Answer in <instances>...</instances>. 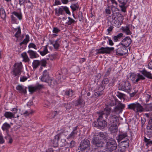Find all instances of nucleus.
I'll list each match as a JSON object with an SVG mask.
<instances>
[{"label": "nucleus", "instance_id": "nucleus-36", "mask_svg": "<svg viewBox=\"0 0 152 152\" xmlns=\"http://www.w3.org/2000/svg\"><path fill=\"white\" fill-rule=\"evenodd\" d=\"M17 90H18L20 92L26 94V90L25 88L24 89L22 86L18 85L16 87Z\"/></svg>", "mask_w": 152, "mask_h": 152}, {"label": "nucleus", "instance_id": "nucleus-32", "mask_svg": "<svg viewBox=\"0 0 152 152\" xmlns=\"http://www.w3.org/2000/svg\"><path fill=\"white\" fill-rule=\"evenodd\" d=\"M22 57L23 58V61L25 62H28L30 61L29 58L26 52H25L22 53L21 54Z\"/></svg>", "mask_w": 152, "mask_h": 152}, {"label": "nucleus", "instance_id": "nucleus-42", "mask_svg": "<svg viewBox=\"0 0 152 152\" xmlns=\"http://www.w3.org/2000/svg\"><path fill=\"white\" fill-rule=\"evenodd\" d=\"M117 96L121 99H124V100L125 99V95L119 92H117Z\"/></svg>", "mask_w": 152, "mask_h": 152}, {"label": "nucleus", "instance_id": "nucleus-50", "mask_svg": "<svg viewBox=\"0 0 152 152\" xmlns=\"http://www.w3.org/2000/svg\"><path fill=\"white\" fill-rule=\"evenodd\" d=\"M64 106L66 109H69L71 108V106L70 103H67L63 104Z\"/></svg>", "mask_w": 152, "mask_h": 152}, {"label": "nucleus", "instance_id": "nucleus-17", "mask_svg": "<svg viewBox=\"0 0 152 152\" xmlns=\"http://www.w3.org/2000/svg\"><path fill=\"white\" fill-rule=\"evenodd\" d=\"M43 87V85L38 84L35 86H30L28 87V88L29 91L31 93H32L37 90H40L42 89Z\"/></svg>", "mask_w": 152, "mask_h": 152}, {"label": "nucleus", "instance_id": "nucleus-30", "mask_svg": "<svg viewBox=\"0 0 152 152\" xmlns=\"http://www.w3.org/2000/svg\"><path fill=\"white\" fill-rule=\"evenodd\" d=\"M0 16L1 18L4 20H5L6 14L5 10L3 8H1L0 10Z\"/></svg>", "mask_w": 152, "mask_h": 152}, {"label": "nucleus", "instance_id": "nucleus-52", "mask_svg": "<svg viewBox=\"0 0 152 152\" xmlns=\"http://www.w3.org/2000/svg\"><path fill=\"white\" fill-rule=\"evenodd\" d=\"M60 31V29H58L57 27H55L53 28V32L56 34H57Z\"/></svg>", "mask_w": 152, "mask_h": 152}, {"label": "nucleus", "instance_id": "nucleus-38", "mask_svg": "<svg viewBox=\"0 0 152 152\" xmlns=\"http://www.w3.org/2000/svg\"><path fill=\"white\" fill-rule=\"evenodd\" d=\"M143 108L144 110H145L146 111H152V105L151 104H148L145 105Z\"/></svg>", "mask_w": 152, "mask_h": 152}, {"label": "nucleus", "instance_id": "nucleus-35", "mask_svg": "<svg viewBox=\"0 0 152 152\" xmlns=\"http://www.w3.org/2000/svg\"><path fill=\"white\" fill-rule=\"evenodd\" d=\"M11 126L10 124L6 122L4 123L2 126V129L3 131H8L10 128Z\"/></svg>", "mask_w": 152, "mask_h": 152}, {"label": "nucleus", "instance_id": "nucleus-34", "mask_svg": "<svg viewBox=\"0 0 152 152\" xmlns=\"http://www.w3.org/2000/svg\"><path fill=\"white\" fill-rule=\"evenodd\" d=\"M122 30L127 35H130L132 34V32L129 30V28L128 26L123 27L122 28Z\"/></svg>", "mask_w": 152, "mask_h": 152}, {"label": "nucleus", "instance_id": "nucleus-12", "mask_svg": "<svg viewBox=\"0 0 152 152\" xmlns=\"http://www.w3.org/2000/svg\"><path fill=\"white\" fill-rule=\"evenodd\" d=\"M130 78L132 81L135 83L139 81L143 80L145 79V77L140 74H132L130 76Z\"/></svg>", "mask_w": 152, "mask_h": 152}, {"label": "nucleus", "instance_id": "nucleus-7", "mask_svg": "<svg viewBox=\"0 0 152 152\" xmlns=\"http://www.w3.org/2000/svg\"><path fill=\"white\" fill-rule=\"evenodd\" d=\"M90 146V143L89 140L88 139H84L80 142L78 147V150L81 151H84L85 150L89 149Z\"/></svg>", "mask_w": 152, "mask_h": 152}, {"label": "nucleus", "instance_id": "nucleus-2", "mask_svg": "<svg viewBox=\"0 0 152 152\" xmlns=\"http://www.w3.org/2000/svg\"><path fill=\"white\" fill-rule=\"evenodd\" d=\"M111 107L109 105H106L103 110L97 112L98 118L102 119H107V117L110 113Z\"/></svg>", "mask_w": 152, "mask_h": 152}, {"label": "nucleus", "instance_id": "nucleus-62", "mask_svg": "<svg viewBox=\"0 0 152 152\" xmlns=\"http://www.w3.org/2000/svg\"><path fill=\"white\" fill-rule=\"evenodd\" d=\"M75 144V142L74 141L72 140L71 142L70 143L69 146L71 148H72V147H73L74 146Z\"/></svg>", "mask_w": 152, "mask_h": 152}, {"label": "nucleus", "instance_id": "nucleus-46", "mask_svg": "<svg viewBox=\"0 0 152 152\" xmlns=\"http://www.w3.org/2000/svg\"><path fill=\"white\" fill-rule=\"evenodd\" d=\"M144 141L147 143L146 145L148 146L152 144V141L150 140L149 139H147L145 137L144 138Z\"/></svg>", "mask_w": 152, "mask_h": 152}, {"label": "nucleus", "instance_id": "nucleus-63", "mask_svg": "<svg viewBox=\"0 0 152 152\" xmlns=\"http://www.w3.org/2000/svg\"><path fill=\"white\" fill-rule=\"evenodd\" d=\"M120 151L121 152H124L125 151V150L126 148V147L123 146V147H122V146H120Z\"/></svg>", "mask_w": 152, "mask_h": 152}, {"label": "nucleus", "instance_id": "nucleus-26", "mask_svg": "<svg viewBox=\"0 0 152 152\" xmlns=\"http://www.w3.org/2000/svg\"><path fill=\"white\" fill-rule=\"evenodd\" d=\"M77 126H76L73 128L72 132L70 134L69 138H73L77 135Z\"/></svg>", "mask_w": 152, "mask_h": 152}, {"label": "nucleus", "instance_id": "nucleus-13", "mask_svg": "<svg viewBox=\"0 0 152 152\" xmlns=\"http://www.w3.org/2000/svg\"><path fill=\"white\" fill-rule=\"evenodd\" d=\"M92 142L93 145L96 147L102 148L103 147L104 143L101 139L98 138V137L94 136L92 140Z\"/></svg>", "mask_w": 152, "mask_h": 152}, {"label": "nucleus", "instance_id": "nucleus-61", "mask_svg": "<svg viewBox=\"0 0 152 152\" xmlns=\"http://www.w3.org/2000/svg\"><path fill=\"white\" fill-rule=\"evenodd\" d=\"M49 58H48V59H50V60H53L56 57L55 55H49Z\"/></svg>", "mask_w": 152, "mask_h": 152}, {"label": "nucleus", "instance_id": "nucleus-47", "mask_svg": "<svg viewBox=\"0 0 152 152\" xmlns=\"http://www.w3.org/2000/svg\"><path fill=\"white\" fill-rule=\"evenodd\" d=\"M20 34H21L20 28V27H19L18 28V31L16 32V33L15 35V36L16 38H18V37L20 36Z\"/></svg>", "mask_w": 152, "mask_h": 152}, {"label": "nucleus", "instance_id": "nucleus-9", "mask_svg": "<svg viewBox=\"0 0 152 152\" xmlns=\"http://www.w3.org/2000/svg\"><path fill=\"white\" fill-rule=\"evenodd\" d=\"M108 18L109 20L111 22H113L114 20L115 21L116 18L119 23L123 20L122 16L118 12H113L112 15L109 16Z\"/></svg>", "mask_w": 152, "mask_h": 152}, {"label": "nucleus", "instance_id": "nucleus-58", "mask_svg": "<svg viewBox=\"0 0 152 152\" xmlns=\"http://www.w3.org/2000/svg\"><path fill=\"white\" fill-rule=\"evenodd\" d=\"M27 79V77L25 76H23L20 77V80L21 82H23L26 80Z\"/></svg>", "mask_w": 152, "mask_h": 152}, {"label": "nucleus", "instance_id": "nucleus-41", "mask_svg": "<svg viewBox=\"0 0 152 152\" xmlns=\"http://www.w3.org/2000/svg\"><path fill=\"white\" fill-rule=\"evenodd\" d=\"M12 14L17 17L20 20L22 19V15L20 13H18L14 11L12 12Z\"/></svg>", "mask_w": 152, "mask_h": 152}, {"label": "nucleus", "instance_id": "nucleus-37", "mask_svg": "<svg viewBox=\"0 0 152 152\" xmlns=\"http://www.w3.org/2000/svg\"><path fill=\"white\" fill-rule=\"evenodd\" d=\"M83 103H84V102L81 96H80L79 98L77 100L75 104V106L81 105Z\"/></svg>", "mask_w": 152, "mask_h": 152}, {"label": "nucleus", "instance_id": "nucleus-20", "mask_svg": "<svg viewBox=\"0 0 152 152\" xmlns=\"http://www.w3.org/2000/svg\"><path fill=\"white\" fill-rule=\"evenodd\" d=\"M59 39H58L56 41H50V44L52 45L55 49H57L60 46V44L58 42Z\"/></svg>", "mask_w": 152, "mask_h": 152}, {"label": "nucleus", "instance_id": "nucleus-11", "mask_svg": "<svg viewBox=\"0 0 152 152\" xmlns=\"http://www.w3.org/2000/svg\"><path fill=\"white\" fill-rule=\"evenodd\" d=\"M40 79L42 82L50 83V84L52 81V79L50 78L49 72L46 70L43 71Z\"/></svg>", "mask_w": 152, "mask_h": 152}, {"label": "nucleus", "instance_id": "nucleus-1", "mask_svg": "<svg viewBox=\"0 0 152 152\" xmlns=\"http://www.w3.org/2000/svg\"><path fill=\"white\" fill-rule=\"evenodd\" d=\"M125 107V105L120 101H118L117 105L115 107L113 110L109 118V120L111 124H118V118L117 116L114 114L118 115L122 112Z\"/></svg>", "mask_w": 152, "mask_h": 152}, {"label": "nucleus", "instance_id": "nucleus-21", "mask_svg": "<svg viewBox=\"0 0 152 152\" xmlns=\"http://www.w3.org/2000/svg\"><path fill=\"white\" fill-rule=\"evenodd\" d=\"M117 124H110V129L112 132H115L118 131Z\"/></svg>", "mask_w": 152, "mask_h": 152}, {"label": "nucleus", "instance_id": "nucleus-4", "mask_svg": "<svg viewBox=\"0 0 152 152\" xmlns=\"http://www.w3.org/2000/svg\"><path fill=\"white\" fill-rule=\"evenodd\" d=\"M128 108L133 110L135 113H141L144 111V108L139 103L135 102L128 105Z\"/></svg>", "mask_w": 152, "mask_h": 152}, {"label": "nucleus", "instance_id": "nucleus-59", "mask_svg": "<svg viewBox=\"0 0 152 152\" xmlns=\"http://www.w3.org/2000/svg\"><path fill=\"white\" fill-rule=\"evenodd\" d=\"M106 38H107L109 40V45H113L114 44V43L111 40L110 38H109V37H106Z\"/></svg>", "mask_w": 152, "mask_h": 152}, {"label": "nucleus", "instance_id": "nucleus-14", "mask_svg": "<svg viewBox=\"0 0 152 152\" xmlns=\"http://www.w3.org/2000/svg\"><path fill=\"white\" fill-rule=\"evenodd\" d=\"M119 44L118 46V48L116 50V53L117 55L122 56L127 53L128 50L125 47Z\"/></svg>", "mask_w": 152, "mask_h": 152}, {"label": "nucleus", "instance_id": "nucleus-23", "mask_svg": "<svg viewBox=\"0 0 152 152\" xmlns=\"http://www.w3.org/2000/svg\"><path fill=\"white\" fill-rule=\"evenodd\" d=\"M48 46L47 45L44 46L43 50L42 51L39 50L38 52L40 53L41 56H43L45 55L48 53H49L48 50Z\"/></svg>", "mask_w": 152, "mask_h": 152}, {"label": "nucleus", "instance_id": "nucleus-57", "mask_svg": "<svg viewBox=\"0 0 152 152\" xmlns=\"http://www.w3.org/2000/svg\"><path fill=\"white\" fill-rule=\"evenodd\" d=\"M121 4H119V6L121 8V10L123 12H125L126 11V7L125 6H121Z\"/></svg>", "mask_w": 152, "mask_h": 152}, {"label": "nucleus", "instance_id": "nucleus-3", "mask_svg": "<svg viewBox=\"0 0 152 152\" xmlns=\"http://www.w3.org/2000/svg\"><path fill=\"white\" fill-rule=\"evenodd\" d=\"M105 148L107 151L115 150L117 148V143L115 140L113 139H109L106 143Z\"/></svg>", "mask_w": 152, "mask_h": 152}, {"label": "nucleus", "instance_id": "nucleus-60", "mask_svg": "<svg viewBox=\"0 0 152 152\" xmlns=\"http://www.w3.org/2000/svg\"><path fill=\"white\" fill-rule=\"evenodd\" d=\"M26 3H28L27 6L28 7L31 8L32 6V4L31 3L30 0H28L26 1Z\"/></svg>", "mask_w": 152, "mask_h": 152}, {"label": "nucleus", "instance_id": "nucleus-6", "mask_svg": "<svg viewBox=\"0 0 152 152\" xmlns=\"http://www.w3.org/2000/svg\"><path fill=\"white\" fill-rule=\"evenodd\" d=\"M119 89L129 93V91L131 88L130 83L128 81H123L119 84Z\"/></svg>", "mask_w": 152, "mask_h": 152}, {"label": "nucleus", "instance_id": "nucleus-8", "mask_svg": "<svg viewBox=\"0 0 152 152\" xmlns=\"http://www.w3.org/2000/svg\"><path fill=\"white\" fill-rule=\"evenodd\" d=\"M107 123L104 120L98 118L96 121L93 123L92 125L99 129H103L107 126Z\"/></svg>", "mask_w": 152, "mask_h": 152}, {"label": "nucleus", "instance_id": "nucleus-33", "mask_svg": "<svg viewBox=\"0 0 152 152\" xmlns=\"http://www.w3.org/2000/svg\"><path fill=\"white\" fill-rule=\"evenodd\" d=\"M97 89L99 91L94 93V95L92 96H95V97H98L101 96L103 94V90L99 89V86L98 87Z\"/></svg>", "mask_w": 152, "mask_h": 152}, {"label": "nucleus", "instance_id": "nucleus-51", "mask_svg": "<svg viewBox=\"0 0 152 152\" xmlns=\"http://www.w3.org/2000/svg\"><path fill=\"white\" fill-rule=\"evenodd\" d=\"M128 0H118L120 3L119 4H121V6H125Z\"/></svg>", "mask_w": 152, "mask_h": 152}, {"label": "nucleus", "instance_id": "nucleus-19", "mask_svg": "<svg viewBox=\"0 0 152 152\" xmlns=\"http://www.w3.org/2000/svg\"><path fill=\"white\" fill-rule=\"evenodd\" d=\"M27 53L29 54L31 58H37L38 56V55L37 53L33 50H29L27 51Z\"/></svg>", "mask_w": 152, "mask_h": 152}, {"label": "nucleus", "instance_id": "nucleus-53", "mask_svg": "<svg viewBox=\"0 0 152 152\" xmlns=\"http://www.w3.org/2000/svg\"><path fill=\"white\" fill-rule=\"evenodd\" d=\"M40 64L42 66L45 67L46 65L47 62L45 60H42L40 61Z\"/></svg>", "mask_w": 152, "mask_h": 152}, {"label": "nucleus", "instance_id": "nucleus-28", "mask_svg": "<svg viewBox=\"0 0 152 152\" xmlns=\"http://www.w3.org/2000/svg\"><path fill=\"white\" fill-rule=\"evenodd\" d=\"M40 64V62L38 60H34L32 63V66L33 69L35 70Z\"/></svg>", "mask_w": 152, "mask_h": 152}, {"label": "nucleus", "instance_id": "nucleus-49", "mask_svg": "<svg viewBox=\"0 0 152 152\" xmlns=\"http://www.w3.org/2000/svg\"><path fill=\"white\" fill-rule=\"evenodd\" d=\"M73 93V91L71 90H69L68 91H66L65 92V95L68 96H72Z\"/></svg>", "mask_w": 152, "mask_h": 152}, {"label": "nucleus", "instance_id": "nucleus-10", "mask_svg": "<svg viewBox=\"0 0 152 152\" xmlns=\"http://www.w3.org/2000/svg\"><path fill=\"white\" fill-rule=\"evenodd\" d=\"M114 48L113 47H101L100 48L96 50L97 53L98 54L106 53L110 54L112 51H113Z\"/></svg>", "mask_w": 152, "mask_h": 152}, {"label": "nucleus", "instance_id": "nucleus-56", "mask_svg": "<svg viewBox=\"0 0 152 152\" xmlns=\"http://www.w3.org/2000/svg\"><path fill=\"white\" fill-rule=\"evenodd\" d=\"M147 135H152V129L147 128Z\"/></svg>", "mask_w": 152, "mask_h": 152}, {"label": "nucleus", "instance_id": "nucleus-44", "mask_svg": "<svg viewBox=\"0 0 152 152\" xmlns=\"http://www.w3.org/2000/svg\"><path fill=\"white\" fill-rule=\"evenodd\" d=\"M70 7L72 9V11H74L78 9L79 7L77 4H73L70 6Z\"/></svg>", "mask_w": 152, "mask_h": 152}, {"label": "nucleus", "instance_id": "nucleus-15", "mask_svg": "<svg viewBox=\"0 0 152 152\" xmlns=\"http://www.w3.org/2000/svg\"><path fill=\"white\" fill-rule=\"evenodd\" d=\"M132 42L130 38L128 37H126L123 39L119 43L120 45H121L126 48L128 47Z\"/></svg>", "mask_w": 152, "mask_h": 152}, {"label": "nucleus", "instance_id": "nucleus-43", "mask_svg": "<svg viewBox=\"0 0 152 152\" xmlns=\"http://www.w3.org/2000/svg\"><path fill=\"white\" fill-rule=\"evenodd\" d=\"M151 97V95L146 94H145L143 96V100L147 102L149 101V99Z\"/></svg>", "mask_w": 152, "mask_h": 152}, {"label": "nucleus", "instance_id": "nucleus-40", "mask_svg": "<svg viewBox=\"0 0 152 152\" xmlns=\"http://www.w3.org/2000/svg\"><path fill=\"white\" fill-rule=\"evenodd\" d=\"M123 34L122 33L118 34L117 35L114 36L113 38L115 42H116L119 40L121 38L123 37Z\"/></svg>", "mask_w": 152, "mask_h": 152}, {"label": "nucleus", "instance_id": "nucleus-29", "mask_svg": "<svg viewBox=\"0 0 152 152\" xmlns=\"http://www.w3.org/2000/svg\"><path fill=\"white\" fill-rule=\"evenodd\" d=\"M64 132V130H62L61 132L59 133V134L56 135L54 137V139H55V146H56L58 145V141L60 138V135L61 134Z\"/></svg>", "mask_w": 152, "mask_h": 152}, {"label": "nucleus", "instance_id": "nucleus-48", "mask_svg": "<svg viewBox=\"0 0 152 152\" xmlns=\"http://www.w3.org/2000/svg\"><path fill=\"white\" fill-rule=\"evenodd\" d=\"M63 8L64 12L65 11L67 14L69 15H70L71 14L69 9L66 6H63Z\"/></svg>", "mask_w": 152, "mask_h": 152}, {"label": "nucleus", "instance_id": "nucleus-45", "mask_svg": "<svg viewBox=\"0 0 152 152\" xmlns=\"http://www.w3.org/2000/svg\"><path fill=\"white\" fill-rule=\"evenodd\" d=\"M68 19H69V20L66 23L68 25H70L74 23H75V21L70 17H68Z\"/></svg>", "mask_w": 152, "mask_h": 152}, {"label": "nucleus", "instance_id": "nucleus-18", "mask_svg": "<svg viewBox=\"0 0 152 152\" xmlns=\"http://www.w3.org/2000/svg\"><path fill=\"white\" fill-rule=\"evenodd\" d=\"M55 14L57 16H59L60 15H62L64 14V12L63 10V6H61L58 9L57 8L55 10Z\"/></svg>", "mask_w": 152, "mask_h": 152}, {"label": "nucleus", "instance_id": "nucleus-55", "mask_svg": "<svg viewBox=\"0 0 152 152\" xmlns=\"http://www.w3.org/2000/svg\"><path fill=\"white\" fill-rule=\"evenodd\" d=\"M28 47L29 48H32L37 49V47L36 45L34 43H31L29 44Z\"/></svg>", "mask_w": 152, "mask_h": 152}, {"label": "nucleus", "instance_id": "nucleus-25", "mask_svg": "<svg viewBox=\"0 0 152 152\" xmlns=\"http://www.w3.org/2000/svg\"><path fill=\"white\" fill-rule=\"evenodd\" d=\"M129 140L126 138L125 140L121 142V143H120V146H122V147L125 146L127 148V147H129Z\"/></svg>", "mask_w": 152, "mask_h": 152}, {"label": "nucleus", "instance_id": "nucleus-24", "mask_svg": "<svg viewBox=\"0 0 152 152\" xmlns=\"http://www.w3.org/2000/svg\"><path fill=\"white\" fill-rule=\"evenodd\" d=\"M4 116L7 118H15V113L10 112H6L4 114Z\"/></svg>", "mask_w": 152, "mask_h": 152}, {"label": "nucleus", "instance_id": "nucleus-16", "mask_svg": "<svg viewBox=\"0 0 152 152\" xmlns=\"http://www.w3.org/2000/svg\"><path fill=\"white\" fill-rule=\"evenodd\" d=\"M109 80L107 78H104L101 82L100 85L99 86V89L101 90H104L105 88V86L107 85L108 84L109 86H112V84L111 83H109Z\"/></svg>", "mask_w": 152, "mask_h": 152}, {"label": "nucleus", "instance_id": "nucleus-31", "mask_svg": "<svg viewBox=\"0 0 152 152\" xmlns=\"http://www.w3.org/2000/svg\"><path fill=\"white\" fill-rule=\"evenodd\" d=\"M96 137H98V138L101 139V140L103 139L105 140L107 139V137L106 135H105L103 132H100L99 134L96 135H95Z\"/></svg>", "mask_w": 152, "mask_h": 152}, {"label": "nucleus", "instance_id": "nucleus-22", "mask_svg": "<svg viewBox=\"0 0 152 152\" xmlns=\"http://www.w3.org/2000/svg\"><path fill=\"white\" fill-rule=\"evenodd\" d=\"M127 134L126 133H121L117 137V140L118 142H120L125 138L127 137Z\"/></svg>", "mask_w": 152, "mask_h": 152}, {"label": "nucleus", "instance_id": "nucleus-39", "mask_svg": "<svg viewBox=\"0 0 152 152\" xmlns=\"http://www.w3.org/2000/svg\"><path fill=\"white\" fill-rule=\"evenodd\" d=\"M29 36L28 35H27L26 36L25 38L24 39V40L21 42L20 44V45H22L23 44H26L28 43V42L29 41Z\"/></svg>", "mask_w": 152, "mask_h": 152}, {"label": "nucleus", "instance_id": "nucleus-54", "mask_svg": "<svg viewBox=\"0 0 152 152\" xmlns=\"http://www.w3.org/2000/svg\"><path fill=\"white\" fill-rule=\"evenodd\" d=\"M78 17L80 21H81L83 19V18L81 12H78Z\"/></svg>", "mask_w": 152, "mask_h": 152}, {"label": "nucleus", "instance_id": "nucleus-5", "mask_svg": "<svg viewBox=\"0 0 152 152\" xmlns=\"http://www.w3.org/2000/svg\"><path fill=\"white\" fill-rule=\"evenodd\" d=\"M14 68L12 72V75L15 77L19 76L20 74L21 70L22 68V65L21 62L17 63L14 65Z\"/></svg>", "mask_w": 152, "mask_h": 152}, {"label": "nucleus", "instance_id": "nucleus-27", "mask_svg": "<svg viewBox=\"0 0 152 152\" xmlns=\"http://www.w3.org/2000/svg\"><path fill=\"white\" fill-rule=\"evenodd\" d=\"M142 74L147 77L152 79V76L151 74L149 72H147L144 70L141 71Z\"/></svg>", "mask_w": 152, "mask_h": 152}, {"label": "nucleus", "instance_id": "nucleus-64", "mask_svg": "<svg viewBox=\"0 0 152 152\" xmlns=\"http://www.w3.org/2000/svg\"><path fill=\"white\" fill-rule=\"evenodd\" d=\"M148 67L149 69H152V59L148 64Z\"/></svg>", "mask_w": 152, "mask_h": 152}]
</instances>
